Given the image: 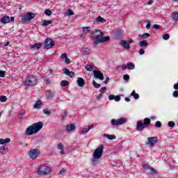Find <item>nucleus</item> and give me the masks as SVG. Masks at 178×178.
<instances>
[{"label":"nucleus","instance_id":"nucleus-1","mask_svg":"<svg viewBox=\"0 0 178 178\" xmlns=\"http://www.w3.org/2000/svg\"><path fill=\"white\" fill-rule=\"evenodd\" d=\"M92 38H95V40H97L93 42L94 47H97L98 44H101L102 42H108V41L111 40V37L104 36V32L99 29H96L94 32L92 33Z\"/></svg>","mask_w":178,"mask_h":178},{"label":"nucleus","instance_id":"nucleus-2","mask_svg":"<svg viewBox=\"0 0 178 178\" xmlns=\"http://www.w3.org/2000/svg\"><path fill=\"white\" fill-rule=\"evenodd\" d=\"M150 124H151V119L146 118L143 120V122L142 120L137 121L136 129L138 130V131H143L144 129H147V127H149Z\"/></svg>","mask_w":178,"mask_h":178},{"label":"nucleus","instance_id":"nucleus-3","mask_svg":"<svg viewBox=\"0 0 178 178\" xmlns=\"http://www.w3.org/2000/svg\"><path fill=\"white\" fill-rule=\"evenodd\" d=\"M51 167L46 165H41L38 168V175L39 176H48V175H51Z\"/></svg>","mask_w":178,"mask_h":178},{"label":"nucleus","instance_id":"nucleus-4","mask_svg":"<svg viewBox=\"0 0 178 178\" xmlns=\"http://www.w3.org/2000/svg\"><path fill=\"white\" fill-rule=\"evenodd\" d=\"M38 83V79L34 75H29L26 77L24 85L27 86V87H33Z\"/></svg>","mask_w":178,"mask_h":178},{"label":"nucleus","instance_id":"nucleus-5","mask_svg":"<svg viewBox=\"0 0 178 178\" xmlns=\"http://www.w3.org/2000/svg\"><path fill=\"white\" fill-rule=\"evenodd\" d=\"M124 37V30L117 29H114L113 31V40H120Z\"/></svg>","mask_w":178,"mask_h":178},{"label":"nucleus","instance_id":"nucleus-6","mask_svg":"<svg viewBox=\"0 0 178 178\" xmlns=\"http://www.w3.org/2000/svg\"><path fill=\"white\" fill-rule=\"evenodd\" d=\"M35 17V14L33 13H27L25 15H23L21 18V22L23 24H26L27 22H30L31 19H34Z\"/></svg>","mask_w":178,"mask_h":178},{"label":"nucleus","instance_id":"nucleus-7","mask_svg":"<svg viewBox=\"0 0 178 178\" xmlns=\"http://www.w3.org/2000/svg\"><path fill=\"white\" fill-rule=\"evenodd\" d=\"M104 153V146H99L93 152L94 159H99Z\"/></svg>","mask_w":178,"mask_h":178},{"label":"nucleus","instance_id":"nucleus-8","mask_svg":"<svg viewBox=\"0 0 178 178\" xmlns=\"http://www.w3.org/2000/svg\"><path fill=\"white\" fill-rule=\"evenodd\" d=\"M28 155L31 159H36L40 156V150L38 149H30L28 152Z\"/></svg>","mask_w":178,"mask_h":178},{"label":"nucleus","instance_id":"nucleus-9","mask_svg":"<svg viewBox=\"0 0 178 178\" xmlns=\"http://www.w3.org/2000/svg\"><path fill=\"white\" fill-rule=\"evenodd\" d=\"M126 122H127V119L122 118L118 120L112 119L111 123L112 126H120L122 124H124Z\"/></svg>","mask_w":178,"mask_h":178},{"label":"nucleus","instance_id":"nucleus-10","mask_svg":"<svg viewBox=\"0 0 178 178\" xmlns=\"http://www.w3.org/2000/svg\"><path fill=\"white\" fill-rule=\"evenodd\" d=\"M55 47V42L52 40L51 38H47L44 41V49H49L51 48H54Z\"/></svg>","mask_w":178,"mask_h":178},{"label":"nucleus","instance_id":"nucleus-11","mask_svg":"<svg viewBox=\"0 0 178 178\" xmlns=\"http://www.w3.org/2000/svg\"><path fill=\"white\" fill-rule=\"evenodd\" d=\"M32 126L33 127L35 132L38 133V131H40V130L44 127V123H42V122H38L33 123Z\"/></svg>","mask_w":178,"mask_h":178},{"label":"nucleus","instance_id":"nucleus-12","mask_svg":"<svg viewBox=\"0 0 178 178\" xmlns=\"http://www.w3.org/2000/svg\"><path fill=\"white\" fill-rule=\"evenodd\" d=\"M148 144L150 147H154L158 143V137H149L147 138Z\"/></svg>","mask_w":178,"mask_h":178},{"label":"nucleus","instance_id":"nucleus-13","mask_svg":"<svg viewBox=\"0 0 178 178\" xmlns=\"http://www.w3.org/2000/svg\"><path fill=\"white\" fill-rule=\"evenodd\" d=\"M93 74L96 79H98L99 80L102 81L104 80V74L101 71L95 70H93Z\"/></svg>","mask_w":178,"mask_h":178},{"label":"nucleus","instance_id":"nucleus-14","mask_svg":"<svg viewBox=\"0 0 178 178\" xmlns=\"http://www.w3.org/2000/svg\"><path fill=\"white\" fill-rule=\"evenodd\" d=\"M35 131L34 130V127L33 125H31L26 128V130L25 131V134L26 136H33V134H35Z\"/></svg>","mask_w":178,"mask_h":178},{"label":"nucleus","instance_id":"nucleus-15","mask_svg":"<svg viewBox=\"0 0 178 178\" xmlns=\"http://www.w3.org/2000/svg\"><path fill=\"white\" fill-rule=\"evenodd\" d=\"M120 46L123 47V48H124V49H130V44H129V42H127V40H121L120 42Z\"/></svg>","mask_w":178,"mask_h":178},{"label":"nucleus","instance_id":"nucleus-16","mask_svg":"<svg viewBox=\"0 0 178 178\" xmlns=\"http://www.w3.org/2000/svg\"><path fill=\"white\" fill-rule=\"evenodd\" d=\"M63 73L66 74V76H68L69 77H74V72H70V70H69V69L67 68L63 69Z\"/></svg>","mask_w":178,"mask_h":178},{"label":"nucleus","instance_id":"nucleus-17","mask_svg":"<svg viewBox=\"0 0 178 178\" xmlns=\"http://www.w3.org/2000/svg\"><path fill=\"white\" fill-rule=\"evenodd\" d=\"M76 83L79 87H84L86 85V81H84V79L81 77H78Z\"/></svg>","mask_w":178,"mask_h":178},{"label":"nucleus","instance_id":"nucleus-18","mask_svg":"<svg viewBox=\"0 0 178 178\" xmlns=\"http://www.w3.org/2000/svg\"><path fill=\"white\" fill-rule=\"evenodd\" d=\"M42 47V43L38 42V43H35L33 45H31V49H40Z\"/></svg>","mask_w":178,"mask_h":178},{"label":"nucleus","instance_id":"nucleus-19","mask_svg":"<svg viewBox=\"0 0 178 178\" xmlns=\"http://www.w3.org/2000/svg\"><path fill=\"white\" fill-rule=\"evenodd\" d=\"M0 22L3 23V24H6V23H9V22H10V18L6 15L0 19Z\"/></svg>","mask_w":178,"mask_h":178},{"label":"nucleus","instance_id":"nucleus-20","mask_svg":"<svg viewBox=\"0 0 178 178\" xmlns=\"http://www.w3.org/2000/svg\"><path fill=\"white\" fill-rule=\"evenodd\" d=\"M42 104V102H41V99H38L35 102V103L33 105V109H40L41 108V105Z\"/></svg>","mask_w":178,"mask_h":178},{"label":"nucleus","instance_id":"nucleus-21","mask_svg":"<svg viewBox=\"0 0 178 178\" xmlns=\"http://www.w3.org/2000/svg\"><path fill=\"white\" fill-rule=\"evenodd\" d=\"M82 54L83 55H90L91 54V49L88 47H85L82 49Z\"/></svg>","mask_w":178,"mask_h":178},{"label":"nucleus","instance_id":"nucleus-22","mask_svg":"<svg viewBox=\"0 0 178 178\" xmlns=\"http://www.w3.org/2000/svg\"><path fill=\"white\" fill-rule=\"evenodd\" d=\"M67 131H72V130H76V126L73 124H67L66 126Z\"/></svg>","mask_w":178,"mask_h":178},{"label":"nucleus","instance_id":"nucleus-23","mask_svg":"<svg viewBox=\"0 0 178 178\" xmlns=\"http://www.w3.org/2000/svg\"><path fill=\"white\" fill-rule=\"evenodd\" d=\"M47 98L49 99H52V98H54V97H55V92L54 91H51V90H48L47 91Z\"/></svg>","mask_w":178,"mask_h":178},{"label":"nucleus","instance_id":"nucleus-24","mask_svg":"<svg viewBox=\"0 0 178 178\" xmlns=\"http://www.w3.org/2000/svg\"><path fill=\"white\" fill-rule=\"evenodd\" d=\"M8 143H10V138H7L6 139H0V145H3L4 144H8Z\"/></svg>","mask_w":178,"mask_h":178},{"label":"nucleus","instance_id":"nucleus-25","mask_svg":"<svg viewBox=\"0 0 178 178\" xmlns=\"http://www.w3.org/2000/svg\"><path fill=\"white\" fill-rule=\"evenodd\" d=\"M104 137H106V138H108V140H115L116 138V136L115 135H110L108 134H103Z\"/></svg>","mask_w":178,"mask_h":178},{"label":"nucleus","instance_id":"nucleus-26","mask_svg":"<svg viewBox=\"0 0 178 178\" xmlns=\"http://www.w3.org/2000/svg\"><path fill=\"white\" fill-rule=\"evenodd\" d=\"M83 32L84 34H88L91 31V27L90 26H83L82 27Z\"/></svg>","mask_w":178,"mask_h":178},{"label":"nucleus","instance_id":"nucleus-27","mask_svg":"<svg viewBox=\"0 0 178 178\" xmlns=\"http://www.w3.org/2000/svg\"><path fill=\"white\" fill-rule=\"evenodd\" d=\"M57 148L58 149H60V154L61 155H65V152L63 151V145L62 143H59L58 145H57Z\"/></svg>","mask_w":178,"mask_h":178},{"label":"nucleus","instance_id":"nucleus-28","mask_svg":"<svg viewBox=\"0 0 178 178\" xmlns=\"http://www.w3.org/2000/svg\"><path fill=\"white\" fill-rule=\"evenodd\" d=\"M172 18L175 22H178V13L177 11H174L172 14Z\"/></svg>","mask_w":178,"mask_h":178},{"label":"nucleus","instance_id":"nucleus-29","mask_svg":"<svg viewBox=\"0 0 178 178\" xmlns=\"http://www.w3.org/2000/svg\"><path fill=\"white\" fill-rule=\"evenodd\" d=\"M139 45L141 47V48H144V47H148V42H147V40H142L139 42Z\"/></svg>","mask_w":178,"mask_h":178},{"label":"nucleus","instance_id":"nucleus-30","mask_svg":"<svg viewBox=\"0 0 178 178\" xmlns=\"http://www.w3.org/2000/svg\"><path fill=\"white\" fill-rule=\"evenodd\" d=\"M131 97H134V99H138V98H140V95L136 93V90H133L131 93Z\"/></svg>","mask_w":178,"mask_h":178},{"label":"nucleus","instance_id":"nucleus-31","mask_svg":"<svg viewBox=\"0 0 178 178\" xmlns=\"http://www.w3.org/2000/svg\"><path fill=\"white\" fill-rule=\"evenodd\" d=\"M6 152H8V147H6L5 146H2L0 148V153H1L2 155H5V154H6Z\"/></svg>","mask_w":178,"mask_h":178},{"label":"nucleus","instance_id":"nucleus-32","mask_svg":"<svg viewBox=\"0 0 178 178\" xmlns=\"http://www.w3.org/2000/svg\"><path fill=\"white\" fill-rule=\"evenodd\" d=\"M96 22H97L98 23H105V22H106V19L102 17L101 16H98L96 19Z\"/></svg>","mask_w":178,"mask_h":178},{"label":"nucleus","instance_id":"nucleus-33","mask_svg":"<svg viewBox=\"0 0 178 178\" xmlns=\"http://www.w3.org/2000/svg\"><path fill=\"white\" fill-rule=\"evenodd\" d=\"M150 34L149 33H143V34H142V35H138V37L140 38H144V39H145V38H148V37H150Z\"/></svg>","mask_w":178,"mask_h":178},{"label":"nucleus","instance_id":"nucleus-34","mask_svg":"<svg viewBox=\"0 0 178 178\" xmlns=\"http://www.w3.org/2000/svg\"><path fill=\"white\" fill-rule=\"evenodd\" d=\"M60 86L61 87H67L69 86V81L66 80L61 81Z\"/></svg>","mask_w":178,"mask_h":178},{"label":"nucleus","instance_id":"nucleus-35","mask_svg":"<svg viewBox=\"0 0 178 178\" xmlns=\"http://www.w3.org/2000/svg\"><path fill=\"white\" fill-rule=\"evenodd\" d=\"M135 67V65L133 64V63L129 62L127 63V69H129V70H133Z\"/></svg>","mask_w":178,"mask_h":178},{"label":"nucleus","instance_id":"nucleus-36","mask_svg":"<svg viewBox=\"0 0 178 178\" xmlns=\"http://www.w3.org/2000/svg\"><path fill=\"white\" fill-rule=\"evenodd\" d=\"M150 175H154V176H157L158 175V172H156V170H155V168L150 167Z\"/></svg>","mask_w":178,"mask_h":178},{"label":"nucleus","instance_id":"nucleus-37","mask_svg":"<svg viewBox=\"0 0 178 178\" xmlns=\"http://www.w3.org/2000/svg\"><path fill=\"white\" fill-rule=\"evenodd\" d=\"M49 24H52V21H50V20L43 21L42 26H44V27H47V26H49Z\"/></svg>","mask_w":178,"mask_h":178},{"label":"nucleus","instance_id":"nucleus-38","mask_svg":"<svg viewBox=\"0 0 178 178\" xmlns=\"http://www.w3.org/2000/svg\"><path fill=\"white\" fill-rule=\"evenodd\" d=\"M98 159H94L92 160L91 165L92 166H95L96 165H98L99 163V161H97Z\"/></svg>","mask_w":178,"mask_h":178},{"label":"nucleus","instance_id":"nucleus-39","mask_svg":"<svg viewBox=\"0 0 178 178\" xmlns=\"http://www.w3.org/2000/svg\"><path fill=\"white\" fill-rule=\"evenodd\" d=\"M43 113L44 115H48V116H51V115H52V112L47 108L43 109Z\"/></svg>","mask_w":178,"mask_h":178},{"label":"nucleus","instance_id":"nucleus-40","mask_svg":"<svg viewBox=\"0 0 178 178\" xmlns=\"http://www.w3.org/2000/svg\"><path fill=\"white\" fill-rule=\"evenodd\" d=\"M92 85L94 86L95 88H99L101 87V84L97 83L95 81L93 80Z\"/></svg>","mask_w":178,"mask_h":178},{"label":"nucleus","instance_id":"nucleus-41","mask_svg":"<svg viewBox=\"0 0 178 178\" xmlns=\"http://www.w3.org/2000/svg\"><path fill=\"white\" fill-rule=\"evenodd\" d=\"M85 69L87 70V72H92V66H91L90 65H87L85 67Z\"/></svg>","mask_w":178,"mask_h":178},{"label":"nucleus","instance_id":"nucleus-42","mask_svg":"<svg viewBox=\"0 0 178 178\" xmlns=\"http://www.w3.org/2000/svg\"><path fill=\"white\" fill-rule=\"evenodd\" d=\"M0 101L1 102H6V101H8V97H6V96H1Z\"/></svg>","mask_w":178,"mask_h":178},{"label":"nucleus","instance_id":"nucleus-43","mask_svg":"<svg viewBox=\"0 0 178 178\" xmlns=\"http://www.w3.org/2000/svg\"><path fill=\"white\" fill-rule=\"evenodd\" d=\"M163 40H165L166 41V40H169V38H170V35H169V33L164 34L163 35Z\"/></svg>","mask_w":178,"mask_h":178},{"label":"nucleus","instance_id":"nucleus-44","mask_svg":"<svg viewBox=\"0 0 178 178\" xmlns=\"http://www.w3.org/2000/svg\"><path fill=\"white\" fill-rule=\"evenodd\" d=\"M176 126V124L173 121L168 122V127H175Z\"/></svg>","mask_w":178,"mask_h":178},{"label":"nucleus","instance_id":"nucleus-45","mask_svg":"<svg viewBox=\"0 0 178 178\" xmlns=\"http://www.w3.org/2000/svg\"><path fill=\"white\" fill-rule=\"evenodd\" d=\"M44 14L47 15V16H51V15H52V11H51L49 9H47L44 11Z\"/></svg>","mask_w":178,"mask_h":178},{"label":"nucleus","instance_id":"nucleus-46","mask_svg":"<svg viewBox=\"0 0 178 178\" xmlns=\"http://www.w3.org/2000/svg\"><path fill=\"white\" fill-rule=\"evenodd\" d=\"M123 79H124V80H125V81H129L130 80V76H129V74H126L123 76Z\"/></svg>","mask_w":178,"mask_h":178},{"label":"nucleus","instance_id":"nucleus-47","mask_svg":"<svg viewBox=\"0 0 178 178\" xmlns=\"http://www.w3.org/2000/svg\"><path fill=\"white\" fill-rule=\"evenodd\" d=\"M155 127H162V123L160 121H156L155 123Z\"/></svg>","mask_w":178,"mask_h":178},{"label":"nucleus","instance_id":"nucleus-48","mask_svg":"<svg viewBox=\"0 0 178 178\" xmlns=\"http://www.w3.org/2000/svg\"><path fill=\"white\" fill-rule=\"evenodd\" d=\"M143 169H145V170H149L151 169V167L149 166L147 164H143Z\"/></svg>","mask_w":178,"mask_h":178},{"label":"nucleus","instance_id":"nucleus-49","mask_svg":"<svg viewBox=\"0 0 178 178\" xmlns=\"http://www.w3.org/2000/svg\"><path fill=\"white\" fill-rule=\"evenodd\" d=\"M105 91H106V87H103L99 90V92H101V94H104Z\"/></svg>","mask_w":178,"mask_h":178},{"label":"nucleus","instance_id":"nucleus-50","mask_svg":"<svg viewBox=\"0 0 178 178\" xmlns=\"http://www.w3.org/2000/svg\"><path fill=\"white\" fill-rule=\"evenodd\" d=\"M114 99H115V101L116 102H119V101H120V99H121V97H120V96H119V95H117V96H114Z\"/></svg>","mask_w":178,"mask_h":178},{"label":"nucleus","instance_id":"nucleus-51","mask_svg":"<svg viewBox=\"0 0 178 178\" xmlns=\"http://www.w3.org/2000/svg\"><path fill=\"white\" fill-rule=\"evenodd\" d=\"M67 15H68L69 16H73V15H74V13H73L72 10H69L67 13Z\"/></svg>","mask_w":178,"mask_h":178},{"label":"nucleus","instance_id":"nucleus-52","mask_svg":"<svg viewBox=\"0 0 178 178\" xmlns=\"http://www.w3.org/2000/svg\"><path fill=\"white\" fill-rule=\"evenodd\" d=\"M140 55H144L145 54V50L144 49H140L139 50Z\"/></svg>","mask_w":178,"mask_h":178},{"label":"nucleus","instance_id":"nucleus-53","mask_svg":"<svg viewBox=\"0 0 178 178\" xmlns=\"http://www.w3.org/2000/svg\"><path fill=\"white\" fill-rule=\"evenodd\" d=\"M87 133H88V129H83L81 131V134H87Z\"/></svg>","mask_w":178,"mask_h":178},{"label":"nucleus","instance_id":"nucleus-54","mask_svg":"<svg viewBox=\"0 0 178 178\" xmlns=\"http://www.w3.org/2000/svg\"><path fill=\"white\" fill-rule=\"evenodd\" d=\"M172 95H173V97L175 98H177V97H178V91L177 90L174 91Z\"/></svg>","mask_w":178,"mask_h":178},{"label":"nucleus","instance_id":"nucleus-55","mask_svg":"<svg viewBox=\"0 0 178 178\" xmlns=\"http://www.w3.org/2000/svg\"><path fill=\"white\" fill-rule=\"evenodd\" d=\"M108 99H110V101H113V99H115V95H110L108 96Z\"/></svg>","mask_w":178,"mask_h":178},{"label":"nucleus","instance_id":"nucleus-56","mask_svg":"<svg viewBox=\"0 0 178 178\" xmlns=\"http://www.w3.org/2000/svg\"><path fill=\"white\" fill-rule=\"evenodd\" d=\"M60 58H62V59H66V58H67V54L65 53L62 54Z\"/></svg>","mask_w":178,"mask_h":178},{"label":"nucleus","instance_id":"nucleus-57","mask_svg":"<svg viewBox=\"0 0 178 178\" xmlns=\"http://www.w3.org/2000/svg\"><path fill=\"white\" fill-rule=\"evenodd\" d=\"M5 71H0V77H5Z\"/></svg>","mask_w":178,"mask_h":178},{"label":"nucleus","instance_id":"nucleus-58","mask_svg":"<svg viewBox=\"0 0 178 178\" xmlns=\"http://www.w3.org/2000/svg\"><path fill=\"white\" fill-rule=\"evenodd\" d=\"M159 27H160V26L156 24H154L153 26H152V28L155 29V30H158V29H159Z\"/></svg>","mask_w":178,"mask_h":178},{"label":"nucleus","instance_id":"nucleus-59","mask_svg":"<svg viewBox=\"0 0 178 178\" xmlns=\"http://www.w3.org/2000/svg\"><path fill=\"white\" fill-rule=\"evenodd\" d=\"M109 80H111V79L109 78V76H107L106 78V80L104 81V84H108V82L109 81Z\"/></svg>","mask_w":178,"mask_h":178},{"label":"nucleus","instance_id":"nucleus-60","mask_svg":"<svg viewBox=\"0 0 178 178\" xmlns=\"http://www.w3.org/2000/svg\"><path fill=\"white\" fill-rule=\"evenodd\" d=\"M150 28H151V22H148V23L146 25V29H147V30H149Z\"/></svg>","mask_w":178,"mask_h":178},{"label":"nucleus","instance_id":"nucleus-61","mask_svg":"<svg viewBox=\"0 0 178 178\" xmlns=\"http://www.w3.org/2000/svg\"><path fill=\"white\" fill-rule=\"evenodd\" d=\"M65 63L67 65H70V60L67 57V58H65Z\"/></svg>","mask_w":178,"mask_h":178},{"label":"nucleus","instance_id":"nucleus-62","mask_svg":"<svg viewBox=\"0 0 178 178\" xmlns=\"http://www.w3.org/2000/svg\"><path fill=\"white\" fill-rule=\"evenodd\" d=\"M97 99H101L102 98V93H100L99 95L96 96Z\"/></svg>","mask_w":178,"mask_h":178},{"label":"nucleus","instance_id":"nucleus-63","mask_svg":"<svg viewBox=\"0 0 178 178\" xmlns=\"http://www.w3.org/2000/svg\"><path fill=\"white\" fill-rule=\"evenodd\" d=\"M126 69H127V65H122V70H126Z\"/></svg>","mask_w":178,"mask_h":178},{"label":"nucleus","instance_id":"nucleus-64","mask_svg":"<svg viewBox=\"0 0 178 178\" xmlns=\"http://www.w3.org/2000/svg\"><path fill=\"white\" fill-rule=\"evenodd\" d=\"M174 89L175 90H178V83L174 84Z\"/></svg>","mask_w":178,"mask_h":178}]
</instances>
